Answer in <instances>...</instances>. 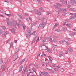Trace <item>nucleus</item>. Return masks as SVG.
<instances>
[{"label":"nucleus","instance_id":"1","mask_svg":"<svg viewBox=\"0 0 76 76\" xmlns=\"http://www.w3.org/2000/svg\"><path fill=\"white\" fill-rule=\"evenodd\" d=\"M42 22L39 24V26H37V28H41L42 29L44 28L47 23V20L45 17H43L41 20Z\"/></svg>","mask_w":76,"mask_h":76},{"label":"nucleus","instance_id":"2","mask_svg":"<svg viewBox=\"0 0 76 76\" xmlns=\"http://www.w3.org/2000/svg\"><path fill=\"white\" fill-rule=\"evenodd\" d=\"M6 21V22H7L8 23V25H9V26H14V25L13 22H10V20L9 19V18H7Z\"/></svg>","mask_w":76,"mask_h":76},{"label":"nucleus","instance_id":"3","mask_svg":"<svg viewBox=\"0 0 76 76\" xmlns=\"http://www.w3.org/2000/svg\"><path fill=\"white\" fill-rule=\"evenodd\" d=\"M18 58V54L15 53L13 57V61H15Z\"/></svg>","mask_w":76,"mask_h":76},{"label":"nucleus","instance_id":"4","mask_svg":"<svg viewBox=\"0 0 76 76\" xmlns=\"http://www.w3.org/2000/svg\"><path fill=\"white\" fill-rule=\"evenodd\" d=\"M33 30V29H32V28H28V34L30 35H31V34H32L31 33Z\"/></svg>","mask_w":76,"mask_h":76},{"label":"nucleus","instance_id":"5","mask_svg":"<svg viewBox=\"0 0 76 76\" xmlns=\"http://www.w3.org/2000/svg\"><path fill=\"white\" fill-rule=\"evenodd\" d=\"M63 11V8H59L58 9V14H60L61 12Z\"/></svg>","mask_w":76,"mask_h":76},{"label":"nucleus","instance_id":"6","mask_svg":"<svg viewBox=\"0 0 76 76\" xmlns=\"http://www.w3.org/2000/svg\"><path fill=\"white\" fill-rule=\"evenodd\" d=\"M70 3L72 4V5H74V6H76V3L74 1V0L70 1Z\"/></svg>","mask_w":76,"mask_h":76},{"label":"nucleus","instance_id":"7","mask_svg":"<svg viewBox=\"0 0 76 76\" xmlns=\"http://www.w3.org/2000/svg\"><path fill=\"white\" fill-rule=\"evenodd\" d=\"M37 21H36L35 23H31V26H35L37 25Z\"/></svg>","mask_w":76,"mask_h":76},{"label":"nucleus","instance_id":"8","mask_svg":"<svg viewBox=\"0 0 76 76\" xmlns=\"http://www.w3.org/2000/svg\"><path fill=\"white\" fill-rule=\"evenodd\" d=\"M7 34V31H5L3 32L2 36H6Z\"/></svg>","mask_w":76,"mask_h":76},{"label":"nucleus","instance_id":"9","mask_svg":"<svg viewBox=\"0 0 76 76\" xmlns=\"http://www.w3.org/2000/svg\"><path fill=\"white\" fill-rule=\"evenodd\" d=\"M68 50L69 51H70V52H72V53L73 52V50L69 47H68Z\"/></svg>","mask_w":76,"mask_h":76},{"label":"nucleus","instance_id":"10","mask_svg":"<svg viewBox=\"0 0 76 76\" xmlns=\"http://www.w3.org/2000/svg\"><path fill=\"white\" fill-rule=\"evenodd\" d=\"M41 73L42 75H48V73L46 72H41Z\"/></svg>","mask_w":76,"mask_h":76},{"label":"nucleus","instance_id":"11","mask_svg":"<svg viewBox=\"0 0 76 76\" xmlns=\"http://www.w3.org/2000/svg\"><path fill=\"white\" fill-rule=\"evenodd\" d=\"M30 12H32V13H37V11L36 10H30Z\"/></svg>","mask_w":76,"mask_h":76},{"label":"nucleus","instance_id":"12","mask_svg":"<svg viewBox=\"0 0 76 76\" xmlns=\"http://www.w3.org/2000/svg\"><path fill=\"white\" fill-rule=\"evenodd\" d=\"M37 36H35V37L33 39V40L32 42H35V41H36V39H37Z\"/></svg>","mask_w":76,"mask_h":76},{"label":"nucleus","instance_id":"13","mask_svg":"<svg viewBox=\"0 0 76 76\" xmlns=\"http://www.w3.org/2000/svg\"><path fill=\"white\" fill-rule=\"evenodd\" d=\"M70 36H73L74 35H76V33L73 32L72 33H71L70 34Z\"/></svg>","mask_w":76,"mask_h":76},{"label":"nucleus","instance_id":"14","mask_svg":"<svg viewBox=\"0 0 76 76\" xmlns=\"http://www.w3.org/2000/svg\"><path fill=\"white\" fill-rule=\"evenodd\" d=\"M69 19H76V17L75 16H71L69 17Z\"/></svg>","mask_w":76,"mask_h":76},{"label":"nucleus","instance_id":"15","mask_svg":"<svg viewBox=\"0 0 76 76\" xmlns=\"http://www.w3.org/2000/svg\"><path fill=\"white\" fill-rule=\"evenodd\" d=\"M12 32L13 34H15V30L14 29V28H12V29H11Z\"/></svg>","mask_w":76,"mask_h":76},{"label":"nucleus","instance_id":"16","mask_svg":"<svg viewBox=\"0 0 76 76\" xmlns=\"http://www.w3.org/2000/svg\"><path fill=\"white\" fill-rule=\"evenodd\" d=\"M64 13H66L67 12V10L65 9L64 8H62V10Z\"/></svg>","mask_w":76,"mask_h":76},{"label":"nucleus","instance_id":"17","mask_svg":"<svg viewBox=\"0 0 76 76\" xmlns=\"http://www.w3.org/2000/svg\"><path fill=\"white\" fill-rule=\"evenodd\" d=\"M18 51H19V48H17L15 49V53H17Z\"/></svg>","mask_w":76,"mask_h":76},{"label":"nucleus","instance_id":"18","mask_svg":"<svg viewBox=\"0 0 76 76\" xmlns=\"http://www.w3.org/2000/svg\"><path fill=\"white\" fill-rule=\"evenodd\" d=\"M22 27L23 30H25V29H26V26H25V25L23 24V25H22Z\"/></svg>","mask_w":76,"mask_h":76},{"label":"nucleus","instance_id":"19","mask_svg":"<svg viewBox=\"0 0 76 76\" xmlns=\"http://www.w3.org/2000/svg\"><path fill=\"white\" fill-rule=\"evenodd\" d=\"M63 55V52H60V53L59 54V57H62Z\"/></svg>","mask_w":76,"mask_h":76},{"label":"nucleus","instance_id":"20","mask_svg":"<svg viewBox=\"0 0 76 76\" xmlns=\"http://www.w3.org/2000/svg\"><path fill=\"white\" fill-rule=\"evenodd\" d=\"M35 34H37V31H34L32 33V35L35 36Z\"/></svg>","mask_w":76,"mask_h":76},{"label":"nucleus","instance_id":"21","mask_svg":"<svg viewBox=\"0 0 76 76\" xmlns=\"http://www.w3.org/2000/svg\"><path fill=\"white\" fill-rule=\"evenodd\" d=\"M41 47H43V46H45V43H42L40 45Z\"/></svg>","mask_w":76,"mask_h":76},{"label":"nucleus","instance_id":"22","mask_svg":"<svg viewBox=\"0 0 76 76\" xmlns=\"http://www.w3.org/2000/svg\"><path fill=\"white\" fill-rule=\"evenodd\" d=\"M62 29L63 31H67V28H62Z\"/></svg>","mask_w":76,"mask_h":76},{"label":"nucleus","instance_id":"23","mask_svg":"<svg viewBox=\"0 0 76 76\" xmlns=\"http://www.w3.org/2000/svg\"><path fill=\"white\" fill-rule=\"evenodd\" d=\"M49 60L50 61H52V60H53V58L50 56H48Z\"/></svg>","mask_w":76,"mask_h":76},{"label":"nucleus","instance_id":"24","mask_svg":"<svg viewBox=\"0 0 76 76\" xmlns=\"http://www.w3.org/2000/svg\"><path fill=\"white\" fill-rule=\"evenodd\" d=\"M51 13H52V12H46V15H50V14H51Z\"/></svg>","mask_w":76,"mask_h":76},{"label":"nucleus","instance_id":"25","mask_svg":"<svg viewBox=\"0 0 76 76\" xmlns=\"http://www.w3.org/2000/svg\"><path fill=\"white\" fill-rule=\"evenodd\" d=\"M4 65L2 66L1 67V71H3V69H4Z\"/></svg>","mask_w":76,"mask_h":76},{"label":"nucleus","instance_id":"26","mask_svg":"<svg viewBox=\"0 0 76 76\" xmlns=\"http://www.w3.org/2000/svg\"><path fill=\"white\" fill-rule=\"evenodd\" d=\"M37 14L39 15V16H41V12L39 11H37Z\"/></svg>","mask_w":76,"mask_h":76},{"label":"nucleus","instance_id":"27","mask_svg":"<svg viewBox=\"0 0 76 76\" xmlns=\"http://www.w3.org/2000/svg\"><path fill=\"white\" fill-rule=\"evenodd\" d=\"M69 39L70 38H66L65 39V40L66 41H69Z\"/></svg>","mask_w":76,"mask_h":76},{"label":"nucleus","instance_id":"28","mask_svg":"<svg viewBox=\"0 0 76 76\" xmlns=\"http://www.w3.org/2000/svg\"><path fill=\"white\" fill-rule=\"evenodd\" d=\"M39 10L40 11H44V8H42V7H40L39 8Z\"/></svg>","mask_w":76,"mask_h":76},{"label":"nucleus","instance_id":"29","mask_svg":"<svg viewBox=\"0 0 76 76\" xmlns=\"http://www.w3.org/2000/svg\"><path fill=\"white\" fill-rule=\"evenodd\" d=\"M28 69H25V70L24 71V73L25 74L26 73V72H28Z\"/></svg>","mask_w":76,"mask_h":76},{"label":"nucleus","instance_id":"30","mask_svg":"<svg viewBox=\"0 0 76 76\" xmlns=\"http://www.w3.org/2000/svg\"><path fill=\"white\" fill-rule=\"evenodd\" d=\"M69 11H72V12H75V10L72 8H70L69 9Z\"/></svg>","mask_w":76,"mask_h":76},{"label":"nucleus","instance_id":"31","mask_svg":"<svg viewBox=\"0 0 76 76\" xmlns=\"http://www.w3.org/2000/svg\"><path fill=\"white\" fill-rule=\"evenodd\" d=\"M2 28L3 29L5 30L6 29V27L4 26H1Z\"/></svg>","mask_w":76,"mask_h":76},{"label":"nucleus","instance_id":"32","mask_svg":"<svg viewBox=\"0 0 76 76\" xmlns=\"http://www.w3.org/2000/svg\"><path fill=\"white\" fill-rule=\"evenodd\" d=\"M5 15H6V16H9L10 17V16H11V14H7L6 13H5Z\"/></svg>","mask_w":76,"mask_h":76},{"label":"nucleus","instance_id":"33","mask_svg":"<svg viewBox=\"0 0 76 76\" xmlns=\"http://www.w3.org/2000/svg\"><path fill=\"white\" fill-rule=\"evenodd\" d=\"M58 23H56L53 27V28H56V26H58Z\"/></svg>","mask_w":76,"mask_h":76},{"label":"nucleus","instance_id":"34","mask_svg":"<svg viewBox=\"0 0 76 76\" xmlns=\"http://www.w3.org/2000/svg\"><path fill=\"white\" fill-rule=\"evenodd\" d=\"M23 24H19V27L20 28H22V25H23Z\"/></svg>","mask_w":76,"mask_h":76},{"label":"nucleus","instance_id":"35","mask_svg":"<svg viewBox=\"0 0 76 76\" xmlns=\"http://www.w3.org/2000/svg\"><path fill=\"white\" fill-rule=\"evenodd\" d=\"M53 38H58V36L56 35L53 36Z\"/></svg>","mask_w":76,"mask_h":76},{"label":"nucleus","instance_id":"36","mask_svg":"<svg viewBox=\"0 0 76 76\" xmlns=\"http://www.w3.org/2000/svg\"><path fill=\"white\" fill-rule=\"evenodd\" d=\"M66 44L68 46H69V45H70V43L68 42H66Z\"/></svg>","mask_w":76,"mask_h":76},{"label":"nucleus","instance_id":"37","mask_svg":"<svg viewBox=\"0 0 76 76\" xmlns=\"http://www.w3.org/2000/svg\"><path fill=\"white\" fill-rule=\"evenodd\" d=\"M17 21H18V22H19V23H21V21H20V19H19V18H18L17 19Z\"/></svg>","mask_w":76,"mask_h":76},{"label":"nucleus","instance_id":"38","mask_svg":"<svg viewBox=\"0 0 76 76\" xmlns=\"http://www.w3.org/2000/svg\"><path fill=\"white\" fill-rule=\"evenodd\" d=\"M48 40L50 42H53V40L52 39V38H50Z\"/></svg>","mask_w":76,"mask_h":76},{"label":"nucleus","instance_id":"39","mask_svg":"<svg viewBox=\"0 0 76 76\" xmlns=\"http://www.w3.org/2000/svg\"><path fill=\"white\" fill-rule=\"evenodd\" d=\"M13 43L11 42L10 45V47H13Z\"/></svg>","mask_w":76,"mask_h":76},{"label":"nucleus","instance_id":"40","mask_svg":"<svg viewBox=\"0 0 76 76\" xmlns=\"http://www.w3.org/2000/svg\"><path fill=\"white\" fill-rule=\"evenodd\" d=\"M41 62H42V63H44V61H45V60L43 59H41L40 60Z\"/></svg>","mask_w":76,"mask_h":76},{"label":"nucleus","instance_id":"41","mask_svg":"<svg viewBox=\"0 0 76 76\" xmlns=\"http://www.w3.org/2000/svg\"><path fill=\"white\" fill-rule=\"evenodd\" d=\"M3 62V60L2 59H0V64H2Z\"/></svg>","mask_w":76,"mask_h":76},{"label":"nucleus","instance_id":"42","mask_svg":"<svg viewBox=\"0 0 76 76\" xmlns=\"http://www.w3.org/2000/svg\"><path fill=\"white\" fill-rule=\"evenodd\" d=\"M56 67L58 69H60L61 67V66L60 65H58V66H56Z\"/></svg>","mask_w":76,"mask_h":76},{"label":"nucleus","instance_id":"43","mask_svg":"<svg viewBox=\"0 0 76 76\" xmlns=\"http://www.w3.org/2000/svg\"><path fill=\"white\" fill-rule=\"evenodd\" d=\"M66 7H67L68 8L70 7H71V6L70 5L67 4L66 5Z\"/></svg>","mask_w":76,"mask_h":76},{"label":"nucleus","instance_id":"44","mask_svg":"<svg viewBox=\"0 0 76 76\" xmlns=\"http://www.w3.org/2000/svg\"><path fill=\"white\" fill-rule=\"evenodd\" d=\"M25 61V59H23L21 60V62L22 63H23V62H24V61Z\"/></svg>","mask_w":76,"mask_h":76},{"label":"nucleus","instance_id":"45","mask_svg":"<svg viewBox=\"0 0 76 76\" xmlns=\"http://www.w3.org/2000/svg\"><path fill=\"white\" fill-rule=\"evenodd\" d=\"M37 1L39 3V4H41V0H38Z\"/></svg>","mask_w":76,"mask_h":76},{"label":"nucleus","instance_id":"46","mask_svg":"<svg viewBox=\"0 0 76 76\" xmlns=\"http://www.w3.org/2000/svg\"><path fill=\"white\" fill-rule=\"evenodd\" d=\"M39 41V37H38V38L36 40V43L37 44V43H38V42Z\"/></svg>","mask_w":76,"mask_h":76},{"label":"nucleus","instance_id":"47","mask_svg":"<svg viewBox=\"0 0 76 76\" xmlns=\"http://www.w3.org/2000/svg\"><path fill=\"white\" fill-rule=\"evenodd\" d=\"M44 51H43L42 52V54L41 55V56L42 57H44Z\"/></svg>","mask_w":76,"mask_h":76},{"label":"nucleus","instance_id":"48","mask_svg":"<svg viewBox=\"0 0 76 76\" xmlns=\"http://www.w3.org/2000/svg\"><path fill=\"white\" fill-rule=\"evenodd\" d=\"M66 26L68 27H70L71 26V25H70V24H66Z\"/></svg>","mask_w":76,"mask_h":76},{"label":"nucleus","instance_id":"49","mask_svg":"<svg viewBox=\"0 0 76 76\" xmlns=\"http://www.w3.org/2000/svg\"><path fill=\"white\" fill-rule=\"evenodd\" d=\"M21 18L22 19H25V17H24L21 16Z\"/></svg>","mask_w":76,"mask_h":76},{"label":"nucleus","instance_id":"50","mask_svg":"<svg viewBox=\"0 0 76 76\" xmlns=\"http://www.w3.org/2000/svg\"><path fill=\"white\" fill-rule=\"evenodd\" d=\"M55 31H56L57 32H60V31H59V30L57 29H55Z\"/></svg>","mask_w":76,"mask_h":76},{"label":"nucleus","instance_id":"51","mask_svg":"<svg viewBox=\"0 0 76 76\" xmlns=\"http://www.w3.org/2000/svg\"><path fill=\"white\" fill-rule=\"evenodd\" d=\"M52 42H57V41L56 40H53Z\"/></svg>","mask_w":76,"mask_h":76},{"label":"nucleus","instance_id":"52","mask_svg":"<svg viewBox=\"0 0 76 76\" xmlns=\"http://www.w3.org/2000/svg\"><path fill=\"white\" fill-rule=\"evenodd\" d=\"M50 67H55V65H50Z\"/></svg>","mask_w":76,"mask_h":76},{"label":"nucleus","instance_id":"53","mask_svg":"<svg viewBox=\"0 0 76 76\" xmlns=\"http://www.w3.org/2000/svg\"><path fill=\"white\" fill-rule=\"evenodd\" d=\"M26 19L28 23H29V18H27Z\"/></svg>","mask_w":76,"mask_h":76},{"label":"nucleus","instance_id":"54","mask_svg":"<svg viewBox=\"0 0 76 76\" xmlns=\"http://www.w3.org/2000/svg\"><path fill=\"white\" fill-rule=\"evenodd\" d=\"M46 41V39H42V42H45Z\"/></svg>","mask_w":76,"mask_h":76},{"label":"nucleus","instance_id":"55","mask_svg":"<svg viewBox=\"0 0 76 76\" xmlns=\"http://www.w3.org/2000/svg\"><path fill=\"white\" fill-rule=\"evenodd\" d=\"M10 42V39H8L7 42H6V44H7L8 43V42Z\"/></svg>","mask_w":76,"mask_h":76},{"label":"nucleus","instance_id":"56","mask_svg":"<svg viewBox=\"0 0 76 76\" xmlns=\"http://www.w3.org/2000/svg\"><path fill=\"white\" fill-rule=\"evenodd\" d=\"M48 51L49 53H50V54H51V53H52V52H51V51L49 49Z\"/></svg>","mask_w":76,"mask_h":76},{"label":"nucleus","instance_id":"57","mask_svg":"<svg viewBox=\"0 0 76 76\" xmlns=\"http://www.w3.org/2000/svg\"><path fill=\"white\" fill-rule=\"evenodd\" d=\"M50 72L51 73H56L55 71H51Z\"/></svg>","mask_w":76,"mask_h":76},{"label":"nucleus","instance_id":"58","mask_svg":"<svg viewBox=\"0 0 76 76\" xmlns=\"http://www.w3.org/2000/svg\"><path fill=\"white\" fill-rule=\"evenodd\" d=\"M1 12L2 13H4V10H1Z\"/></svg>","mask_w":76,"mask_h":76},{"label":"nucleus","instance_id":"59","mask_svg":"<svg viewBox=\"0 0 76 76\" xmlns=\"http://www.w3.org/2000/svg\"><path fill=\"white\" fill-rule=\"evenodd\" d=\"M59 44H63V43H62V40L60 41L59 42Z\"/></svg>","mask_w":76,"mask_h":76},{"label":"nucleus","instance_id":"60","mask_svg":"<svg viewBox=\"0 0 76 76\" xmlns=\"http://www.w3.org/2000/svg\"><path fill=\"white\" fill-rule=\"evenodd\" d=\"M29 19H30V20L31 21H32V18L29 17Z\"/></svg>","mask_w":76,"mask_h":76},{"label":"nucleus","instance_id":"61","mask_svg":"<svg viewBox=\"0 0 76 76\" xmlns=\"http://www.w3.org/2000/svg\"><path fill=\"white\" fill-rule=\"evenodd\" d=\"M62 44H63V43H64L66 41L64 40H62Z\"/></svg>","mask_w":76,"mask_h":76},{"label":"nucleus","instance_id":"62","mask_svg":"<svg viewBox=\"0 0 76 76\" xmlns=\"http://www.w3.org/2000/svg\"><path fill=\"white\" fill-rule=\"evenodd\" d=\"M32 70H33V71H34V72H35V68H33L32 69Z\"/></svg>","mask_w":76,"mask_h":76},{"label":"nucleus","instance_id":"63","mask_svg":"<svg viewBox=\"0 0 76 76\" xmlns=\"http://www.w3.org/2000/svg\"><path fill=\"white\" fill-rule=\"evenodd\" d=\"M54 70H55V71H57V72H58V69L56 68H55L54 69Z\"/></svg>","mask_w":76,"mask_h":76},{"label":"nucleus","instance_id":"64","mask_svg":"<svg viewBox=\"0 0 76 76\" xmlns=\"http://www.w3.org/2000/svg\"><path fill=\"white\" fill-rule=\"evenodd\" d=\"M0 16H1V17H2V18H4V15H3L0 14Z\"/></svg>","mask_w":76,"mask_h":76}]
</instances>
